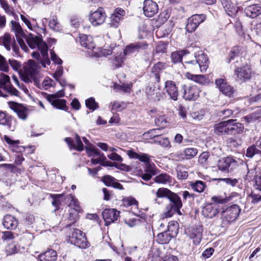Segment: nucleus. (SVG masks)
<instances>
[{
    "instance_id": "nucleus-1",
    "label": "nucleus",
    "mask_w": 261,
    "mask_h": 261,
    "mask_svg": "<svg viewBox=\"0 0 261 261\" xmlns=\"http://www.w3.org/2000/svg\"><path fill=\"white\" fill-rule=\"evenodd\" d=\"M156 198H167L170 203L166 206V212L165 213L166 217H171L174 214L181 215L180 209L182 206V203L180 197L170 190L165 188H159L156 193ZM158 199L155 198L154 201L157 202Z\"/></svg>"
},
{
    "instance_id": "nucleus-2",
    "label": "nucleus",
    "mask_w": 261,
    "mask_h": 261,
    "mask_svg": "<svg viewBox=\"0 0 261 261\" xmlns=\"http://www.w3.org/2000/svg\"><path fill=\"white\" fill-rule=\"evenodd\" d=\"M244 128V125L238 122L236 119H229L216 124L214 133L219 136L235 135L242 133Z\"/></svg>"
},
{
    "instance_id": "nucleus-3",
    "label": "nucleus",
    "mask_w": 261,
    "mask_h": 261,
    "mask_svg": "<svg viewBox=\"0 0 261 261\" xmlns=\"http://www.w3.org/2000/svg\"><path fill=\"white\" fill-rule=\"evenodd\" d=\"M26 41L30 48L34 49L37 47L40 50L42 56L41 63L44 68H45L46 65H49L50 64L48 56L47 44L42 40V38L31 35L26 38Z\"/></svg>"
},
{
    "instance_id": "nucleus-4",
    "label": "nucleus",
    "mask_w": 261,
    "mask_h": 261,
    "mask_svg": "<svg viewBox=\"0 0 261 261\" xmlns=\"http://www.w3.org/2000/svg\"><path fill=\"white\" fill-rule=\"evenodd\" d=\"M67 242L82 249H86L90 246V243L87 241L85 234L76 228L69 229Z\"/></svg>"
},
{
    "instance_id": "nucleus-5",
    "label": "nucleus",
    "mask_w": 261,
    "mask_h": 261,
    "mask_svg": "<svg viewBox=\"0 0 261 261\" xmlns=\"http://www.w3.org/2000/svg\"><path fill=\"white\" fill-rule=\"evenodd\" d=\"M40 66L38 63L32 60L28 61V65L25 70V75L23 77V80L25 83L32 82L33 81L35 85L39 86V70Z\"/></svg>"
},
{
    "instance_id": "nucleus-6",
    "label": "nucleus",
    "mask_w": 261,
    "mask_h": 261,
    "mask_svg": "<svg viewBox=\"0 0 261 261\" xmlns=\"http://www.w3.org/2000/svg\"><path fill=\"white\" fill-rule=\"evenodd\" d=\"M177 223L171 221L169 223L168 229L163 232L159 233L156 237V241L161 244H168L173 237L174 234L177 233Z\"/></svg>"
},
{
    "instance_id": "nucleus-7",
    "label": "nucleus",
    "mask_w": 261,
    "mask_h": 261,
    "mask_svg": "<svg viewBox=\"0 0 261 261\" xmlns=\"http://www.w3.org/2000/svg\"><path fill=\"white\" fill-rule=\"evenodd\" d=\"M238 165L237 161L231 156L221 158L217 163L218 170L225 173L233 172Z\"/></svg>"
},
{
    "instance_id": "nucleus-8",
    "label": "nucleus",
    "mask_w": 261,
    "mask_h": 261,
    "mask_svg": "<svg viewBox=\"0 0 261 261\" xmlns=\"http://www.w3.org/2000/svg\"><path fill=\"white\" fill-rule=\"evenodd\" d=\"M234 74L239 80L241 82H246L249 80L252 74V70L249 65L245 64L235 69Z\"/></svg>"
},
{
    "instance_id": "nucleus-9",
    "label": "nucleus",
    "mask_w": 261,
    "mask_h": 261,
    "mask_svg": "<svg viewBox=\"0 0 261 261\" xmlns=\"http://www.w3.org/2000/svg\"><path fill=\"white\" fill-rule=\"evenodd\" d=\"M206 18L204 14H195L189 17L187 20L186 29L187 32L191 33L194 32L197 27L203 22Z\"/></svg>"
},
{
    "instance_id": "nucleus-10",
    "label": "nucleus",
    "mask_w": 261,
    "mask_h": 261,
    "mask_svg": "<svg viewBox=\"0 0 261 261\" xmlns=\"http://www.w3.org/2000/svg\"><path fill=\"white\" fill-rule=\"evenodd\" d=\"M106 15L103 8L100 7L96 10L91 11L89 15V20L93 26H97L102 24L106 19Z\"/></svg>"
},
{
    "instance_id": "nucleus-11",
    "label": "nucleus",
    "mask_w": 261,
    "mask_h": 261,
    "mask_svg": "<svg viewBox=\"0 0 261 261\" xmlns=\"http://www.w3.org/2000/svg\"><path fill=\"white\" fill-rule=\"evenodd\" d=\"M194 60L201 67V72L206 71L208 63L207 55L199 47L194 48Z\"/></svg>"
},
{
    "instance_id": "nucleus-12",
    "label": "nucleus",
    "mask_w": 261,
    "mask_h": 261,
    "mask_svg": "<svg viewBox=\"0 0 261 261\" xmlns=\"http://www.w3.org/2000/svg\"><path fill=\"white\" fill-rule=\"evenodd\" d=\"M216 87L224 95L229 97H232L236 92L234 88L228 84L223 79H216L215 81Z\"/></svg>"
},
{
    "instance_id": "nucleus-13",
    "label": "nucleus",
    "mask_w": 261,
    "mask_h": 261,
    "mask_svg": "<svg viewBox=\"0 0 261 261\" xmlns=\"http://www.w3.org/2000/svg\"><path fill=\"white\" fill-rule=\"evenodd\" d=\"M245 9L246 15L251 18H255L261 14V3H253L251 1L246 2Z\"/></svg>"
},
{
    "instance_id": "nucleus-14",
    "label": "nucleus",
    "mask_w": 261,
    "mask_h": 261,
    "mask_svg": "<svg viewBox=\"0 0 261 261\" xmlns=\"http://www.w3.org/2000/svg\"><path fill=\"white\" fill-rule=\"evenodd\" d=\"M8 103L10 109L17 114L20 119L23 120L27 119L28 109L23 105L11 101Z\"/></svg>"
},
{
    "instance_id": "nucleus-15",
    "label": "nucleus",
    "mask_w": 261,
    "mask_h": 261,
    "mask_svg": "<svg viewBox=\"0 0 261 261\" xmlns=\"http://www.w3.org/2000/svg\"><path fill=\"white\" fill-rule=\"evenodd\" d=\"M120 212L115 208H106L102 213V217L106 225H109L116 221L119 216Z\"/></svg>"
},
{
    "instance_id": "nucleus-16",
    "label": "nucleus",
    "mask_w": 261,
    "mask_h": 261,
    "mask_svg": "<svg viewBox=\"0 0 261 261\" xmlns=\"http://www.w3.org/2000/svg\"><path fill=\"white\" fill-rule=\"evenodd\" d=\"M148 44L146 42H138L127 45L124 49V54L126 56L131 55L142 50L147 49Z\"/></svg>"
},
{
    "instance_id": "nucleus-17",
    "label": "nucleus",
    "mask_w": 261,
    "mask_h": 261,
    "mask_svg": "<svg viewBox=\"0 0 261 261\" xmlns=\"http://www.w3.org/2000/svg\"><path fill=\"white\" fill-rule=\"evenodd\" d=\"M143 10L145 16L151 17L158 12V5L152 0H145Z\"/></svg>"
},
{
    "instance_id": "nucleus-18",
    "label": "nucleus",
    "mask_w": 261,
    "mask_h": 261,
    "mask_svg": "<svg viewBox=\"0 0 261 261\" xmlns=\"http://www.w3.org/2000/svg\"><path fill=\"white\" fill-rule=\"evenodd\" d=\"M241 208L237 204H233L226 208L222 212L223 215L228 221L235 220L240 214Z\"/></svg>"
},
{
    "instance_id": "nucleus-19",
    "label": "nucleus",
    "mask_w": 261,
    "mask_h": 261,
    "mask_svg": "<svg viewBox=\"0 0 261 261\" xmlns=\"http://www.w3.org/2000/svg\"><path fill=\"white\" fill-rule=\"evenodd\" d=\"M184 90L183 97L188 100H195L199 96V90L196 86H187L184 85Z\"/></svg>"
},
{
    "instance_id": "nucleus-20",
    "label": "nucleus",
    "mask_w": 261,
    "mask_h": 261,
    "mask_svg": "<svg viewBox=\"0 0 261 261\" xmlns=\"http://www.w3.org/2000/svg\"><path fill=\"white\" fill-rule=\"evenodd\" d=\"M165 89L171 99L174 101L177 100L178 91L174 82L170 80L167 81L165 84Z\"/></svg>"
},
{
    "instance_id": "nucleus-21",
    "label": "nucleus",
    "mask_w": 261,
    "mask_h": 261,
    "mask_svg": "<svg viewBox=\"0 0 261 261\" xmlns=\"http://www.w3.org/2000/svg\"><path fill=\"white\" fill-rule=\"evenodd\" d=\"M125 13V12L123 9L121 8L116 9L110 17L109 22L110 26L113 28L118 27Z\"/></svg>"
},
{
    "instance_id": "nucleus-22",
    "label": "nucleus",
    "mask_w": 261,
    "mask_h": 261,
    "mask_svg": "<svg viewBox=\"0 0 261 261\" xmlns=\"http://www.w3.org/2000/svg\"><path fill=\"white\" fill-rule=\"evenodd\" d=\"M46 99L56 108L65 111L67 110L68 107L66 105V100L57 98L56 95H47Z\"/></svg>"
},
{
    "instance_id": "nucleus-23",
    "label": "nucleus",
    "mask_w": 261,
    "mask_h": 261,
    "mask_svg": "<svg viewBox=\"0 0 261 261\" xmlns=\"http://www.w3.org/2000/svg\"><path fill=\"white\" fill-rule=\"evenodd\" d=\"M189 237L193 240L195 245L199 244L202 239V228L201 226L192 227L189 230Z\"/></svg>"
},
{
    "instance_id": "nucleus-24",
    "label": "nucleus",
    "mask_w": 261,
    "mask_h": 261,
    "mask_svg": "<svg viewBox=\"0 0 261 261\" xmlns=\"http://www.w3.org/2000/svg\"><path fill=\"white\" fill-rule=\"evenodd\" d=\"M218 207L216 204H207L203 206L202 214L205 218H212L218 213Z\"/></svg>"
},
{
    "instance_id": "nucleus-25",
    "label": "nucleus",
    "mask_w": 261,
    "mask_h": 261,
    "mask_svg": "<svg viewBox=\"0 0 261 261\" xmlns=\"http://www.w3.org/2000/svg\"><path fill=\"white\" fill-rule=\"evenodd\" d=\"M3 224L5 228L7 229H15L18 225V221L12 215H6L3 221Z\"/></svg>"
},
{
    "instance_id": "nucleus-26",
    "label": "nucleus",
    "mask_w": 261,
    "mask_h": 261,
    "mask_svg": "<svg viewBox=\"0 0 261 261\" xmlns=\"http://www.w3.org/2000/svg\"><path fill=\"white\" fill-rule=\"evenodd\" d=\"M164 68V64L161 62H158L155 64L152 68L150 77L154 82L159 83L160 80V73Z\"/></svg>"
},
{
    "instance_id": "nucleus-27",
    "label": "nucleus",
    "mask_w": 261,
    "mask_h": 261,
    "mask_svg": "<svg viewBox=\"0 0 261 261\" xmlns=\"http://www.w3.org/2000/svg\"><path fill=\"white\" fill-rule=\"evenodd\" d=\"M80 42L81 45L88 49H93L95 45L93 41V38L90 36L81 35L80 36Z\"/></svg>"
},
{
    "instance_id": "nucleus-28",
    "label": "nucleus",
    "mask_w": 261,
    "mask_h": 261,
    "mask_svg": "<svg viewBox=\"0 0 261 261\" xmlns=\"http://www.w3.org/2000/svg\"><path fill=\"white\" fill-rule=\"evenodd\" d=\"M25 247L21 246L17 244H11L9 245L6 249V253L7 255H11L17 253H23L25 252Z\"/></svg>"
},
{
    "instance_id": "nucleus-29",
    "label": "nucleus",
    "mask_w": 261,
    "mask_h": 261,
    "mask_svg": "<svg viewBox=\"0 0 261 261\" xmlns=\"http://www.w3.org/2000/svg\"><path fill=\"white\" fill-rule=\"evenodd\" d=\"M38 258L40 261H56L57 259V253L56 251L51 249L40 254Z\"/></svg>"
},
{
    "instance_id": "nucleus-30",
    "label": "nucleus",
    "mask_w": 261,
    "mask_h": 261,
    "mask_svg": "<svg viewBox=\"0 0 261 261\" xmlns=\"http://www.w3.org/2000/svg\"><path fill=\"white\" fill-rule=\"evenodd\" d=\"M221 2L226 11L230 12L231 13L237 12V0H221Z\"/></svg>"
},
{
    "instance_id": "nucleus-31",
    "label": "nucleus",
    "mask_w": 261,
    "mask_h": 261,
    "mask_svg": "<svg viewBox=\"0 0 261 261\" xmlns=\"http://www.w3.org/2000/svg\"><path fill=\"white\" fill-rule=\"evenodd\" d=\"M127 154L131 159H138L140 161L146 164L149 162L150 156L145 153H141L139 154L132 150H130L127 151Z\"/></svg>"
},
{
    "instance_id": "nucleus-32",
    "label": "nucleus",
    "mask_w": 261,
    "mask_h": 261,
    "mask_svg": "<svg viewBox=\"0 0 261 261\" xmlns=\"http://www.w3.org/2000/svg\"><path fill=\"white\" fill-rule=\"evenodd\" d=\"M182 65L185 68L191 71L195 72H198L199 71H201L200 65L194 59L185 61L184 62L182 63Z\"/></svg>"
},
{
    "instance_id": "nucleus-33",
    "label": "nucleus",
    "mask_w": 261,
    "mask_h": 261,
    "mask_svg": "<svg viewBox=\"0 0 261 261\" xmlns=\"http://www.w3.org/2000/svg\"><path fill=\"white\" fill-rule=\"evenodd\" d=\"M244 118L248 123L260 119L261 118V108L257 109L253 113L244 117Z\"/></svg>"
},
{
    "instance_id": "nucleus-34",
    "label": "nucleus",
    "mask_w": 261,
    "mask_h": 261,
    "mask_svg": "<svg viewBox=\"0 0 261 261\" xmlns=\"http://www.w3.org/2000/svg\"><path fill=\"white\" fill-rule=\"evenodd\" d=\"M186 77L190 80H191L200 84H204L207 82V80L203 75L193 74L190 73H187Z\"/></svg>"
},
{
    "instance_id": "nucleus-35",
    "label": "nucleus",
    "mask_w": 261,
    "mask_h": 261,
    "mask_svg": "<svg viewBox=\"0 0 261 261\" xmlns=\"http://www.w3.org/2000/svg\"><path fill=\"white\" fill-rule=\"evenodd\" d=\"M189 50H180L173 52L171 54V58L172 62L174 63L181 62L182 58L186 54L189 53Z\"/></svg>"
},
{
    "instance_id": "nucleus-36",
    "label": "nucleus",
    "mask_w": 261,
    "mask_h": 261,
    "mask_svg": "<svg viewBox=\"0 0 261 261\" xmlns=\"http://www.w3.org/2000/svg\"><path fill=\"white\" fill-rule=\"evenodd\" d=\"M190 186L195 192L198 193L202 192L206 187L205 184L201 180H196L194 182H191Z\"/></svg>"
},
{
    "instance_id": "nucleus-37",
    "label": "nucleus",
    "mask_w": 261,
    "mask_h": 261,
    "mask_svg": "<svg viewBox=\"0 0 261 261\" xmlns=\"http://www.w3.org/2000/svg\"><path fill=\"white\" fill-rule=\"evenodd\" d=\"M172 181V177L168 174L162 173L154 178V181L156 183L166 184Z\"/></svg>"
},
{
    "instance_id": "nucleus-38",
    "label": "nucleus",
    "mask_w": 261,
    "mask_h": 261,
    "mask_svg": "<svg viewBox=\"0 0 261 261\" xmlns=\"http://www.w3.org/2000/svg\"><path fill=\"white\" fill-rule=\"evenodd\" d=\"M12 30L14 32L16 38L25 35L19 23L16 21H12Z\"/></svg>"
},
{
    "instance_id": "nucleus-39",
    "label": "nucleus",
    "mask_w": 261,
    "mask_h": 261,
    "mask_svg": "<svg viewBox=\"0 0 261 261\" xmlns=\"http://www.w3.org/2000/svg\"><path fill=\"white\" fill-rule=\"evenodd\" d=\"M256 154H260L261 156V151L256 148V145H252L247 149L246 156L252 158Z\"/></svg>"
},
{
    "instance_id": "nucleus-40",
    "label": "nucleus",
    "mask_w": 261,
    "mask_h": 261,
    "mask_svg": "<svg viewBox=\"0 0 261 261\" xmlns=\"http://www.w3.org/2000/svg\"><path fill=\"white\" fill-rule=\"evenodd\" d=\"M63 194H50V197L53 199L51 202L53 205L55 207V211L58 210L61 204V199L64 196Z\"/></svg>"
},
{
    "instance_id": "nucleus-41",
    "label": "nucleus",
    "mask_w": 261,
    "mask_h": 261,
    "mask_svg": "<svg viewBox=\"0 0 261 261\" xmlns=\"http://www.w3.org/2000/svg\"><path fill=\"white\" fill-rule=\"evenodd\" d=\"M48 25L53 30L59 32L62 30V27L58 21L57 16H54L49 21Z\"/></svg>"
},
{
    "instance_id": "nucleus-42",
    "label": "nucleus",
    "mask_w": 261,
    "mask_h": 261,
    "mask_svg": "<svg viewBox=\"0 0 261 261\" xmlns=\"http://www.w3.org/2000/svg\"><path fill=\"white\" fill-rule=\"evenodd\" d=\"M207 112L206 110L202 109L199 111L193 112L191 116L195 121H200L204 119Z\"/></svg>"
},
{
    "instance_id": "nucleus-43",
    "label": "nucleus",
    "mask_w": 261,
    "mask_h": 261,
    "mask_svg": "<svg viewBox=\"0 0 261 261\" xmlns=\"http://www.w3.org/2000/svg\"><path fill=\"white\" fill-rule=\"evenodd\" d=\"M10 84V77L7 74L1 73L0 74V88L4 89Z\"/></svg>"
},
{
    "instance_id": "nucleus-44",
    "label": "nucleus",
    "mask_w": 261,
    "mask_h": 261,
    "mask_svg": "<svg viewBox=\"0 0 261 261\" xmlns=\"http://www.w3.org/2000/svg\"><path fill=\"white\" fill-rule=\"evenodd\" d=\"M242 49V48L240 46H235L233 47L228 56L229 62L234 59L235 57L239 56Z\"/></svg>"
},
{
    "instance_id": "nucleus-45",
    "label": "nucleus",
    "mask_w": 261,
    "mask_h": 261,
    "mask_svg": "<svg viewBox=\"0 0 261 261\" xmlns=\"http://www.w3.org/2000/svg\"><path fill=\"white\" fill-rule=\"evenodd\" d=\"M198 153V150L196 148H187L184 150V154L187 159H191L195 156Z\"/></svg>"
},
{
    "instance_id": "nucleus-46",
    "label": "nucleus",
    "mask_w": 261,
    "mask_h": 261,
    "mask_svg": "<svg viewBox=\"0 0 261 261\" xmlns=\"http://www.w3.org/2000/svg\"><path fill=\"white\" fill-rule=\"evenodd\" d=\"M210 154L208 152H203L198 158V163L203 166H206L208 163V159Z\"/></svg>"
},
{
    "instance_id": "nucleus-47",
    "label": "nucleus",
    "mask_w": 261,
    "mask_h": 261,
    "mask_svg": "<svg viewBox=\"0 0 261 261\" xmlns=\"http://www.w3.org/2000/svg\"><path fill=\"white\" fill-rule=\"evenodd\" d=\"M85 104L87 108L93 111L98 108V103L95 101L94 98L93 97H90L86 100Z\"/></svg>"
},
{
    "instance_id": "nucleus-48",
    "label": "nucleus",
    "mask_w": 261,
    "mask_h": 261,
    "mask_svg": "<svg viewBox=\"0 0 261 261\" xmlns=\"http://www.w3.org/2000/svg\"><path fill=\"white\" fill-rule=\"evenodd\" d=\"M12 117L10 115L7 117L4 120L2 121L0 123V125L7 126L9 130L13 131L15 128L14 126H12Z\"/></svg>"
},
{
    "instance_id": "nucleus-49",
    "label": "nucleus",
    "mask_w": 261,
    "mask_h": 261,
    "mask_svg": "<svg viewBox=\"0 0 261 261\" xmlns=\"http://www.w3.org/2000/svg\"><path fill=\"white\" fill-rule=\"evenodd\" d=\"M11 37L9 34H5L3 37V44L7 50H11Z\"/></svg>"
},
{
    "instance_id": "nucleus-50",
    "label": "nucleus",
    "mask_w": 261,
    "mask_h": 261,
    "mask_svg": "<svg viewBox=\"0 0 261 261\" xmlns=\"http://www.w3.org/2000/svg\"><path fill=\"white\" fill-rule=\"evenodd\" d=\"M35 221L34 216L30 214H25L21 220L22 223L25 225H30L33 223Z\"/></svg>"
},
{
    "instance_id": "nucleus-51",
    "label": "nucleus",
    "mask_w": 261,
    "mask_h": 261,
    "mask_svg": "<svg viewBox=\"0 0 261 261\" xmlns=\"http://www.w3.org/2000/svg\"><path fill=\"white\" fill-rule=\"evenodd\" d=\"M16 236H17V234L12 231H6L3 232L2 238L4 241H10L15 239Z\"/></svg>"
},
{
    "instance_id": "nucleus-52",
    "label": "nucleus",
    "mask_w": 261,
    "mask_h": 261,
    "mask_svg": "<svg viewBox=\"0 0 261 261\" xmlns=\"http://www.w3.org/2000/svg\"><path fill=\"white\" fill-rule=\"evenodd\" d=\"M115 180V178L114 177L109 175L103 176L101 179V181L108 187L112 186Z\"/></svg>"
},
{
    "instance_id": "nucleus-53",
    "label": "nucleus",
    "mask_w": 261,
    "mask_h": 261,
    "mask_svg": "<svg viewBox=\"0 0 261 261\" xmlns=\"http://www.w3.org/2000/svg\"><path fill=\"white\" fill-rule=\"evenodd\" d=\"M4 90L7 91L11 95L19 96L20 92L10 84L7 87H5Z\"/></svg>"
},
{
    "instance_id": "nucleus-54",
    "label": "nucleus",
    "mask_w": 261,
    "mask_h": 261,
    "mask_svg": "<svg viewBox=\"0 0 261 261\" xmlns=\"http://www.w3.org/2000/svg\"><path fill=\"white\" fill-rule=\"evenodd\" d=\"M125 56L126 55H124L123 51V53H121L119 55L115 57V61L116 63H115V66L116 67L119 68L121 66L122 64L124 61Z\"/></svg>"
},
{
    "instance_id": "nucleus-55",
    "label": "nucleus",
    "mask_w": 261,
    "mask_h": 261,
    "mask_svg": "<svg viewBox=\"0 0 261 261\" xmlns=\"http://www.w3.org/2000/svg\"><path fill=\"white\" fill-rule=\"evenodd\" d=\"M131 86L128 84H123L122 85L114 84V89L128 92L130 91Z\"/></svg>"
},
{
    "instance_id": "nucleus-56",
    "label": "nucleus",
    "mask_w": 261,
    "mask_h": 261,
    "mask_svg": "<svg viewBox=\"0 0 261 261\" xmlns=\"http://www.w3.org/2000/svg\"><path fill=\"white\" fill-rule=\"evenodd\" d=\"M0 70L8 72L9 70V66L5 58L0 55Z\"/></svg>"
},
{
    "instance_id": "nucleus-57",
    "label": "nucleus",
    "mask_w": 261,
    "mask_h": 261,
    "mask_svg": "<svg viewBox=\"0 0 261 261\" xmlns=\"http://www.w3.org/2000/svg\"><path fill=\"white\" fill-rule=\"evenodd\" d=\"M86 151L88 154L90 156H97L100 155L99 151L98 149L93 147H86Z\"/></svg>"
},
{
    "instance_id": "nucleus-58",
    "label": "nucleus",
    "mask_w": 261,
    "mask_h": 261,
    "mask_svg": "<svg viewBox=\"0 0 261 261\" xmlns=\"http://www.w3.org/2000/svg\"><path fill=\"white\" fill-rule=\"evenodd\" d=\"M63 73V68L62 66L57 67L56 71L53 74V77L56 79V81L59 80L61 78L62 75Z\"/></svg>"
},
{
    "instance_id": "nucleus-59",
    "label": "nucleus",
    "mask_w": 261,
    "mask_h": 261,
    "mask_svg": "<svg viewBox=\"0 0 261 261\" xmlns=\"http://www.w3.org/2000/svg\"><path fill=\"white\" fill-rule=\"evenodd\" d=\"M161 130V128H155L149 130L147 133L150 135L151 138H155L162 135V134L159 133Z\"/></svg>"
},
{
    "instance_id": "nucleus-60",
    "label": "nucleus",
    "mask_w": 261,
    "mask_h": 261,
    "mask_svg": "<svg viewBox=\"0 0 261 261\" xmlns=\"http://www.w3.org/2000/svg\"><path fill=\"white\" fill-rule=\"evenodd\" d=\"M155 87L153 86H148L146 88V93L149 99L153 98V96L154 94Z\"/></svg>"
},
{
    "instance_id": "nucleus-61",
    "label": "nucleus",
    "mask_w": 261,
    "mask_h": 261,
    "mask_svg": "<svg viewBox=\"0 0 261 261\" xmlns=\"http://www.w3.org/2000/svg\"><path fill=\"white\" fill-rule=\"evenodd\" d=\"M155 172L153 169H151L149 172L142 174L141 175V178L146 181H147L151 179L152 176L155 175Z\"/></svg>"
},
{
    "instance_id": "nucleus-62",
    "label": "nucleus",
    "mask_w": 261,
    "mask_h": 261,
    "mask_svg": "<svg viewBox=\"0 0 261 261\" xmlns=\"http://www.w3.org/2000/svg\"><path fill=\"white\" fill-rule=\"evenodd\" d=\"M166 43H161L158 44L155 47V53H164L166 52Z\"/></svg>"
},
{
    "instance_id": "nucleus-63",
    "label": "nucleus",
    "mask_w": 261,
    "mask_h": 261,
    "mask_svg": "<svg viewBox=\"0 0 261 261\" xmlns=\"http://www.w3.org/2000/svg\"><path fill=\"white\" fill-rule=\"evenodd\" d=\"M50 54L51 59L54 63L58 65H61L62 64V60L57 56L54 51H51Z\"/></svg>"
},
{
    "instance_id": "nucleus-64",
    "label": "nucleus",
    "mask_w": 261,
    "mask_h": 261,
    "mask_svg": "<svg viewBox=\"0 0 261 261\" xmlns=\"http://www.w3.org/2000/svg\"><path fill=\"white\" fill-rule=\"evenodd\" d=\"M9 63L12 68L15 71H17L20 67V63L15 60L9 59Z\"/></svg>"
}]
</instances>
